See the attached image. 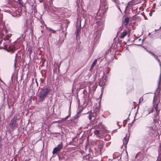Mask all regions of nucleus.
<instances>
[{"label": "nucleus", "instance_id": "1", "mask_svg": "<svg viewBox=\"0 0 161 161\" xmlns=\"http://www.w3.org/2000/svg\"><path fill=\"white\" fill-rule=\"evenodd\" d=\"M96 25L95 27L98 31L95 33L94 35V41L95 42H97L100 37L101 31L103 29L104 27V22L105 20V18L101 16H97L96 17Z\"/></svg>", "mask_w": 161, "mask_h": 161}, {"label": "nucleus", "instance_id": "2", "mask_svg": "<svg viewBox=\"0 0 161 161\" xmlns=\"http://www.w3.org/2000/svg\"><path fill=\"white\" fill-rule=\"evenodd\" d=\"M11 36L12 34H11L6 35L5 37H4L3 40H1L0 41V43L2 44V42H3V46H1V48L3 49L8 52L13 53L16 50L15 47L12 45L9 46L8 48L7 47L10 41L9 39Z\"/></svg>", "mask_w": 161, "mask_h": 161}, {"label": "nucleus", "instance_id": "3", "mask_svg": "<svg viewBox=\"0 0 161 161\" xmlns=\"http://www.w3.org/2000/svg\"><path fill=\"white\" fill-rule=\"evenodd\" d=\"M51 88L49 87H44L39 93L38 97L41 101H43L50 92Z\"/></svg>", "mask_w": 161, "mask_h": 161}, {"label": "nucleus", "instance_id": "4", "mask_svg": "<svg viewBox=\"0 0 161 161\" xmlns=\"http://www.w3.org/2000/svg\"><path fill=\"white\" fill-rule=\"evenodd\" d=\"M63 147V146L62 144V142H61V144L58 145L57 147L54 148L52 152L53 154H56Z\"/></svg>", "mask_w": 161, "mask_h": 161}, {"label": "nucleus", "instance_id": "5", "mask_svg": "<svg viewBox=\"0 0 161 161\" xmlns=\"http://www.w3.org/2000/svg\"><path fill=\"white\" fill-rule=\"evenodd\" d=\"M157 60L158 63L160 68V75L159 77V79L158 80V87L159 88L161 79V63L160 60L158 58Z\"/></svg>", "mask_w": 161, "mask_h": 161}, {"label": "nucleus", "instance_id": "6", "mask_svg": "<svg viewBox=\"0 0 161 161\" xmlns=\"http://www.w3.org/2000/svg\"><path fill=\"white\" fill-rule=\"evenodd\" d=\"M82 111L81 110H79L77 113V114L73 117V119H76L80 117V114L81 113Z\"/></svg>", "mask_w": 161, "mask_h": 161}, {"label": "nucleus", "instance_id": "7", "mask_svg": "<svg viewBox=\"0 0 161 161\" xmlns=\"http://www.w3.org/2000/svg\"><path fill=\"white\" fill-rule=\"evenodd\" d=\"M129 140V138L128 137H125L123 139V145L125 146V147H126V146L128 143V141Z\"/></svg>", "mask_w": 161, "mask_h": 161}, {"label": "nucleus", "instance_id": "8", "mask_svg": "<svg viewBox=\"0 0 161 161\" xmlns=\"http://www.w3.org/2000/svg\"><path fill=\"white\" fill-rule=\"evenodd\" d=\"M160 101V100H158V103H156V104H154V109H155V110H156V113H157V115H158L159 114V110H158V102H159Z\"/></svg>", "mask_w": 161, "mask_h": 161}, {"label": "nucleus", "instance_id": "9", "mask_svg": "<svg viewBox=\"0 0 161 161\" xmlns=\"http://www.w3.org/2000/svg\"><path fill=\"white\" fill-rule=\"evenodd\" d=\"M127 33L126 31H124L122 32L119 36L120 38L121 39L124 38V37L127 35Z\"/></svg>", "mask_w": 161, "mask_h": 161}, {"label": "nucleus", "instance_id": "10", "mask_svg": "<svg viewBox=\"0 0 161 161\" xmlns=\"http://www.w3.org/2000/svg\"><path fill=\"white\" fill-rule=\"evenodd\" d=\"M97 59H95L93 61L92 64L90 68V70L92 69L94 66L96 65L97 62Z\"/></svg>", "mask_w": 161, "mask_h": 161}, {"label": "nucleus", "instance_id": "11", "mask_svg": "<svg viewBox=\"0 0 161 161\" xmlns=\"http://www.w3.org/2000/svg\"><path fill=\"white\" fill-rule=\"evenodd\" d=\"M129 19L128 17H127L125 18L124 23L125 25H127L129 22Z\"/></svg>", "mask_w": 161, "mask_h": 161}, {"label": "nucleus", "instance_id": "12", "mask_svg": "<svg viewBox=\"0 0 161 161\" xmlns=\"http://www.w3.org/2000/svg\"><path fill=\"white\" fill-rule=\"evenodd\" d=\"M93 114L92 113H91L90 114H89V115L88 117L89 119H90V120H91L92 119V117H93L94 118V116H93Z\"/></svg>", "mask_w": 161, "mask_h": 161}, {"label": "nucleus", "instance_id": "13", "mask_svg": "<svg viewBox=\"0 0 161 161\" xmlns=\"http://www.w3.org/2000/svg\"><path fill=\"white\" fill-rule=\"evenodd\" d=\"M80 28H77L76 30V37L77 36L79 33L80 32Z\"/></svg>", "mask_w": 161, "mask_h": 161}, {"label": "nucleus", "instance_id": "14", "mask_svg": "<svg viewBox=\"0 0 161 161\" xmlns=\"http://www.w3.org/2000/svg\"><path fill=\"white\" fill-rule=\"evenodd\" d=\"M17 54L16 53L15 54V59H14L15 60V62H14V68L15 69H16L15 63L17 61H16V58H17Z\"/></svg>", "mask_w": 161, "mask_h": 161}, {"label": "nucleus", "instance_id": "15", "mask_svg": "<svg viewBox=\"0 0 161 161\" xmlns=\"http://www.w3.org/2000/svg\"><path fill=\"white\" fill-rule=\"evenodd\" d=\"M94 132L95 135L99 134V131L98 130H95L94 131Z\"/></svg>", "mask_w": 161, "mask_h": 161}, {"label": "nucleus", "instance_id": "16", "mask_svg": "<svg viewBox=\"0 0 161 161\" xmlns=\"http://www.w3.org/2000/svg\"><path fill=\"white\" fill-rule=\"evenodd\" d=\"M10 124L12 126H16V123L14 121H12V120L10 122Z\"/></svg>", "mask_w": 161, "mask_h": 161}, {"label": "nucleus", "instance_id": "17", "mask_svg": "<svg viewBox=\"0 0 161 161\" xmlns=\"http://www.w3.org/2000/svg\"><path fill=\"white\" fill-rule=\"evenodd\" d=\"M114 2L115 4H117V3H119V0H112Z\"/></svg>", "mask_w": 161, "mask_h": 161}, {"label": "nucleus", "instance_id": "18", "mask_svg": "<svg viewBox=\"0 0 161 161\" xmlns=\"http://www.w3.org/2000/svg\"><path fill=\"white\" fill-rule=\"evenodd\" d=\"M153 110L152 109H148V114H147V115L148 114H150V113L152 112L153 111Z\"/></svg>", "mask_w": 161, "mask_h": 161}, {"label": "nucleus", "instance_id": "19", "mask_svg": "<svg viewBox=\"0 0 161 161\" xmlns=\"http://www.w3.org/2000/svg\"><path fill=\"white\" fill-rule=\"evenodd\" d=\"M47 29H48L49 30H51L53 32V33H55V32L57 31H55V30H52L51 28H48V27H47Z\"/></svg>", "mask_w": 161, "mask_h": 161}, {"label": "nucleus", "instance_id": "20", "mask_svg": "<svg viewBox=\"0 0 161 161\" xmlns=\"http://www.w3.org/2000/svg\"><path fill=\"white\" fill-rule=\"evenodd\" d=\"M69 116H70L69 115L68 116H67L66 117H65L64 118V119H63V120L65 121V120H66L68 118Z\"/></svg>", "mask_w": 161, "mask_h": 161}, {"label": "nucleus", "instance_id": "21", "mask_svg": "<svg viewBox=\"0 0 161 161\" xmlns=\"http://www.w3.org/2000/svg\"><path fill=\"white\" fill-rule=\"evenodd\" d=\"M158 115H157V113H156V114H155V119H157L158 118Z\"/></svg>", "mask_w": 161, "mask_h": 161}, {"label": "nucleus", "instance_id": "22", "mask_svg": "<svg viewBox=\"0 0 161 161\" xmlns=\"http://www.w3.org/2000/svg\"><path fill=\"white\" fill-rule=\"evenodd\" d=\"M143 100V98L142 97H141L140 99H139V103L141 102V101H142Z\"/></svg>", "mask_w": 161, "mask_h": 161}, {"label": "nucleus", "instance_id": "23", "mask_svg": "<svg viewBox=\"0 0 161 161\" xmlns=\"http://www.w3.org/2000/svg\"><path fill=\"white\" fill-rule=\"evenodd\" d=\"M154 58L156 60L158 59V57L157 55H155V54L154 55V56H153Z\"/></svg>", "mask_w": 161, "mask_h": 161}, {"label": "nucleus", "instance_id": "24", "mask_svg": "<svg viewBox=\"0 0 161 161\" xmlns=\"http://www.w3.org/2000/svg\"><path fill=\"white\" fill-rule=\"evenodd\" d=\"M116 7L118 8V9L119 10V11L121 12V10L120 9V8L117 5V4H115Z\"/></svg>", "mask_w": 161, "mask_h": 161}, {"label": "nucleus", "instance_id": "25", "mask_svg": "<svg viewBox=\"0 0 161 161\" xmlns=\"http://www.w3.org/2000/svg\"><path fill=\"white\" fill-rule=\"evenodd\" d=\"M70 107H69V115L70 116V114H71V111H70Z\"/></svg>", "mask_w": 161, "mask_h": 161}, {"label": "nucleus", "instance_id": "26", "mask_svg": "<svg viewBox=\"0 0 161 161\" xmlns=\"http://www.w3.org/2000/svg\"><path fill=\"white\" fill-rule=\"evenodd\" d=\"M86 92L87 93V92H86V90H83V93L84 94V95H85L86 94Z\"/></svg>", "mask_w": 161, "mask_h": 161}, {"label": "nucleus", "instance_id": "27", "mask_svg": "<svg viewBox=\"0 0 161 161\" xmlns=\"http://www.w3.org/2000/svg\"><path fill=\"white\" fill-rule=\"evenodd\" d=\"M150 54H151V55H152L153 56H154V55H155L152 52H151L150 53Z\"/></svg>", "mask_w": 161, "mask_h": 161}, {"label": "nucleus", "instance_id": "28", "mask_svg": "<svg viewBox=\"0 0 161 161\" xmlns=\"http://www.w3.org/2000/svg\"><path fill=\"white\" fill-rule=\"evenodd\" d=\"M150 54H151V55H152L153 56H154V55H155L152 52H151L150 53Z\"/></svg>", "mask_w": 161, "mask_h": 161}, {"label": "nucleus", "instance_id": "29", "mask_svg": "<svg viewBox=\"0 0 161 161\" xmlns=\"http://www.w3.org/2000/svg\"><path fill=\"white\" fill-rule=\"evenodd\" d=\"M145 49L146 50V51H147V52H148L149 53H150V52H151V51H149L148 50H147L146 49Z\"/></svg>", "mask_w": 161, "mask_h": 161}, {"label": "nucleus", "instance_id": "30", "mask_svg": "<svg viewBox=\"0 0 161 161\" xmlns=\"http://www.w3.org/2000/svg\"><path fill=\"white\" fill-rule=\"evenodd\" d=\"M21 0H17L19 2L20 4H21Z\"/></svg>", "mask_w": 161, "mask_h": 161}, {"label": "nucleus", "instance_id": "31", "mask_svg": "<svg viewBox=\"0 0 161 161\" xmlns=\"http://www.w3.org/2000/svg\"><path fill=\"white\" fill-rule=\"evenodd\" d=\"M127 8V6H126L125 7V12L126 11Z\"/></svg>", "mask_w": 161, "mask_h": 161}, {"label": "nucleus", "instance_id": "32", "mask_svg": "<svg viewBox=\"0 0 161 161\" xmlns=\"http://www.w3.org/2000/svg\"><path fill=\"white\" fill-rule=\"evenodd\" d=\"M149 14L150 16H151L152 15V13H151V12H150Z\"/></svg>", "mask_w": 161, "mask_h": 161}, {"label": "nucleus", "instance_id": "33", "mask_svg": "<svg viewBox=\"0 0 161 161\" xmlns=\"http://www.w3.org/2000/svg\"><path fill=\"white\" fill-rule=\"evenodd\" d=\"M159 29H158V30L155 29V31H158V30Z\"/></svg>", "mask_w": 161, "mask_h": 161}, {"label": "nucleus", "instance_id": "34", "mask_svg": "<svg viewBox=\"0 0 161 161\" xmlns=\"http://www.w3.org/2000/svg\"><path fill=\"white\" fill-rule=\"evenodd\" d=\"M134 120H135V119H134V120L131 123H133L134 122Z\"/></svg>", "mask_w": 161, "mask_h": 161}, {"label": "nucleus", "instance_id": "35", "mask_svg": "<svg viewBox=\"0 0 161 161\" xmlns=\"http://www.w3.org/2000/svg\"><path fill=\"white\" fill-rule=\"evenodd\" d=\"M153 103H154V98H153Z\"/></svg>", "mask_w": 161, "mask_h": 161}, {"label": "nucleus", "instance_id": "36", "mask_svg": "<svg viewBox=\"0 0 161 161\" xmlns=\"http://www.w3.org/2000/svg\"><path fill=\"white\" fill-rule=\"evenodd\" d=\"M141 40V39L140 38V39H139L138 40H139V41H140Z\"/></svg>", "mask_w": 161, "mask_h": 161}, {"label": "nucleus", "instance_id": "37", "mask_svg": "<svg viewBox=\"0 0 161 161\" xmlns=\"http://www.w3.org/2000/svg\"><path fill=\"white\" fill-rule=\"evenodd\" d=\"M161 28V26L160 27V28H159V29H160Z\"/></svg>", "mask_w": 161, "mask_h": 161}, {"label": "nucleus", "instance_id": "38", "mask_svg": "<svg viewBox=\"0 0 161 161\" xmlns=\"http://www.w3.org/2000/svg\"><path fill=\"white\" fill-rule=\"evenodd\" d=\"M150 128H151V129H153V128H152L151 127H150Z\"/></svg>", "mask_w": 161, "mask_h": 161}, {"label": "nucleus", "instance_id": "39", "mask_svg": "<svg viewBox=\"0 0 161 161\" xmlns=\"http://www.w3.org/2000/svg\"><path fill=\"white\" fill-rule=\"evenodd\" d=\"M25 161H29L28 160H25Z\"/></svg>", "mask_w": 161, "mask_h": 161}, {"label": "nucleus", "instance_id": "40", "mask_svg": "<svg viewBox=\"0 0 161 161\" xmlns=\"http://www.w3.org/2000/svg\"><path fill=\"white\" fill-rule=\"evenodd\" d=\"M130 127H131V125H130Z\"/></svg>", "mask_w": 161, "mask_h": 161}, {"label": "nucleus", "instance_id": "41", "mask_svg": "<svg viewBox=\"0 0 161 161\" xmlns=\"http://www.w3.org/2000/svg\"><path fill=\"white\" fill-rule=\"evenodd\" d=\"M41 32H43V31L42 30Z\"/></svg>", "mask_w": 161, "mask_h": 161}, {"label": "nucleus", "instance_id": "42", "mask_svg": "<svg viewBox=\"0 0 161 161\" xmlns=\"http://www.w3.org/2000/svg\"><path fill=\"white\" fill-rule=\"evenodd\" d=\"M128 127H129H129H130V126H128Z\"/></svg>", "mask_w": 161, "mask_h": 161}, {"label": "nucleus", "instance_id": "43", "mask_svg": "<svg viewBox=\"0 0 161 161\" xmlns=\"http://www.w3.org/2000/svg\"><path fill=\"white\" fill-rule=\"evenodd\" d=\"M150 33H149V35L150 34Z\"/></svg>", "mask_w": 161, "mask_h": 161}]
</instances>
